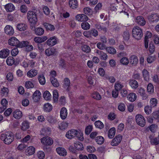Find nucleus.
<instances>
[{"label":"nucleus","mask_w":159,"mask_h":159,"mask_svg":"<svg viewBox=\"0 0 159 159\" xmlns=\"http://www.w3.org/2000/svg\"><path fill=\"white\" fill-rule=\"evenodd\" d=\"M0 139L6 144H11L14 140L13 134L12 133H7L1 135Z\"/></svg>","instance_id":"nucleus-1"},{"label":"nucleus","mask_w":159,"mask_h":159,"mask_svg":"<svg viewBox=\"0 0 159 159\" xmlns=\"http://www.w3.org/2000/svg\"><path fill=\"white\" fill-rule=\"evenodd\" d=\"M132 35L135 39H140L143 35L142 29L138 26L134 27L132 30Z\"/></svg>","instance_id":"nucleus-2"},{"label":"nucleus","mask_w":159,"mask_h":159,"mask_svg":"<svg viewBox=\"0 0 159 159\" xmlns=\"http://www.w3.org/2000/svg\"><path fill=\"white\" fill-rule=\"evenodd\" d=\"M27 18L29 22H37V18L36 12L29 11L27 13Z\"/></svg>","instance_id":"nucleus-3"},{"label":"nucleus","mask_w":159,"mask_h":159,"mask_svg":"<svg viewBox=\"0 0 159 159\" xmlns=\"http://www.w3.org/2000/svg\"><path fill=\"white\" fill-rule=\"evenodd\" d=\"M137 124L141 127L144 126L146 124L145 120L144 117L140 114H138L135 117Z\"/></svg>","instance_id":"nucleus-4"},{"label":"nucleus","mask_w":159,"mask_h":159,"mask_svg":"<svg viewBox=\"0 0 159 159\" xmlns=\"http://www.w3.org/2000/svg\"><path fill=\"white\" fill-rule=\"evenodd\" d=\"M41 142L45 146H51L53 143V140L48 136L44 137L41 139Z\"/></svg>","instance_id":"nucleus-5"},{"label":"nucleus","mask_w":159,"mask_h":159,"mask_svg":"<svg viewBox=\"0 0 159 159\" xmlns=\"http://www.w3.org/2000/svg\"><path fill=\"white\" fill-rule=\"evenodd\" d=\"M122 139V136L120 134H119L116 136L112 139L111 144L112 146H116L118 145L121 142Z\"/></svg>","instance_id":"nucleus-6"},{"label":"nucleus","mask_w":159,"mask_h":159,"mask_svg":"<svg viewBox=\"0 0 159 159\" xmlns=\"http://www.w3.org/2000/svg\"><path fill=\"white\" fill-rule=\"evenodd\" d=\"M45 54L50 56L52 55H55L57 53V49L54 48H49L46 49L45 51Z\"/></svg>","instance_id":"nucleus-7"},{"label":"nucleus","mask_w":159,"mask_h":159,"mask_svg":"<svg viewBox=\"0 0 159 159\" xmlns=\"http://www.w3.org/2000/svg\"><path fill=\"white\" fill-rule=\"evenodd\" d=\"M78 131L75 129H71L68 131L66 134V136L68 139H71L75 137L77 134Z\"/></svg>","instance_id":"nucleus-8"},{"label":"nucleus","mask_w":159,"mask_h":159,"mask_svg":"<svg viewBox=\"0 0 159 159\" xmlns=\"http://www.w3.org/2000/svg\"><path fill=\"white\" fill-rule=\"evenodd\" d=\"M75 19L79 21H86L88 20V17L84 14H79L75 16Z\"/></svg>","instance_id":"nucleus-9"},{"label":"nucleus","mask_w":159,"mask_h":159,"mask_svg":"<svg viewBox=\"0 0 159 159\" xmlns=\"http://www.w3.org/2000/svg\"><path fill=\"white\" fill-rule=\"evenodd\" d=\"M152 36V34L149 31H147L144 39V46L146 48L148 47V43L149 38H151Z\"/></svg>","instance_id":"nucleus-10"},{"label":"nucleus","mask_w":159,"mask_h":159,"mask_svg":"<svg viewBox=\"0 0 159 159\" xmlns=\"http://www.w3.org/2000/svg\"><path fill=\"white\" fill-rule=\"evenodd\" d=\"M8 43L9 45L17 47V44L19 43V41L16 37H13L8 40Z\"/></svg>","instance_id":"nucleus-11"},{"label":"nucleus","mask_w":159,"mask_h":159,"mask_svg":"<svg viewBox=\"0 0 159 159\" xmlns=\"http://www.w3.org/2000/svg\"><path fill=\"white\" fill-rule=\"evenodd\" d=\"M149 138L150 140L151 144L152 145H157L159 144V138L158 137H154L153 136L150 135Z\"/></svg>","instance_id":"nucleus-12"},{"label":"nucleus","mask_w":159,"mask_h":159,"mask_svg":"<svg viewBox=\"0 0 159 159\" xmlns=\"http://www.w3.org/2000/svg\"><path fill=\"white\" fill-rule=\"evenodd\" d=\"M135 22L141 26H143L146 24V21L144 19L142 16H137L136 18Z\"/></svg>","instance_id":"nucleus-13"},{"label":"nucleus","mask_w":159,"mask_h":159,"mask_svg":"<svg viewBox=\"0 0 159 159\" xmlns=\"http://www.w3.org/2000/svg\"><path fill=\"white\" fill-rule=\"evenodd\" d=\"M5 32L7 34L11 35L14 33V30L13 28L10 25H7L4 29Z\"/></svg>","instance_id":"nucleus-14"},{"label":"nucleus","mask_w":159,"mask_h":159,"mask_svg":"<svg viewBox=\"0 0 159 159\" xmlns=\"http://www.w3.org/2000/svg\"><path fill=\"white\" fill-rule=\"evenodd\" d=\"M41 93L39 90L36 91L33 95V99L34 102H37L40 99Z\"/></svg>","instance_id":"nucleus-15"},{"label":"nucleus","mask_w":159,"mask_h":159,"mask_svg":"<svg viewBox=\"0 0 159 159\" xmlns=\"http://www.w3.org/2000/svg\"><path fill=\"white\" fill-rule=\"evenodd\" d=\"M47 44L49 46H53L57 43V39L55 36L51 37L46 42Z\"/></svg>","instance_id":"nucleus-16"},{"label":"nucleus","mask_w":159,"mask_h":159,"mask_svg":"<svg viewBox=\"0 0 159 159\" xmlns=\"http://www.w3.org/2000/svg\"><path fill=\"white\" fill-rule=\"evenodd\" d=\"M9 53L10 51L8 49H3L0 52V57L6 58L9 55Z\"/></svg>","instance_id":"nucleus-17"},{"label":"nucleus","mask_w":159,"mask_h":159,"mask_svg":"<svg viewBox=\"0 0 159 159\" xmlns=\"http://www.w3.org/2000/svg\"><path fill=\"white\" fill-rule=\"evenodd\" d=\"M56 150L57 153L61 156H65L67 155L66 150L63 148H57Z\"/></svg>","instance_id":"nucleus-18"},{"label":"nucleus","mask_w":159,"mask_h":159,"mask_svg":"<svg viewBox=\"0 0 159 159\" xmlns=\"http://www.w3.org/2000/svg\"><path fill=\"white\" fill-rule=\"evenodd\" d=\"M51 134V128L49 127H45L42 129L41 131V135L43 136L49 135Z\"/></svg>","instance_id":"nucleus-19"},{"label":"nucleus","mask_w":159,"mask_h":159,"mask_svg":"<svg viewBox=\"0 0 159 159\" xmlns=\"http://www.w3.org/2000/svg\"><path fill=\"white\" fill-rule=\"evenodd\" d=\"M138 93L142 97L143 99L145 100L148 97V95L145 93L144 89L142 88H140L139 89Z\"/></svg>","instance_id":"nucleus-20"},{"label":"nucleus","mask_w":159,"mask_h":159,"mask_svg":"<svg viewBox=\"0 0 159 159\" xmlns=\"http://www.w3.org/2000/svg\"><path fill=\"white\" fill-rule=\"evenodd\" d=\"M37 70L35 69H32L27 72V75L29 77L32 78L35 76L37 75Z\"/></svg>","instance_id":"nucleus-21"},{"label":"nucleus","mask_w":159,"mask_h":159,"mask_svg":"<svg viewBox=\"0 0 159 159\" xmlns=\"http://www.w3.org/2000/svg\"><path fill=\"white\" fill-rule=\"evenodd\" d=\"M5 8L7 12H11L15 9V7L11 3H10L5 6Z\"/></svg>","instance_id":"nucleus-22"},{"label":"nucleus","mask_w":159,"mask_h":159,"mask_svg":"<svg viewBox=\"0 0 159 159\" xmlns=\"http://www.w3.org/2000/svg\"><path fill=\"white\" fill-rule=\"evenodd\" d=\"M13 116L15 118L19 119L22 116V112L19 110H16L13 112Z\"/></svg>","instance_id":"nucleus-23"},{"label":"nucleus","mask_w":159,"mask_h":159,"mask_svg":"<svg viewBox=\"0 0 159 159\" xmlns=\"http://www.w3.org/2000/svg\"><path fill=\"white\" fill-rule=\"evenodd\" d=\"M69 5L73 9L76 8L78 6V2L77 0H69Z\"/></svg>","instance_id":"nucleus-24"},{"label":"nucleus","mask_w":159,"mask_h":159,"mask_svg":"<svg viewBox=\"0 0 159 159\" xmlns=\"http://www.w3.org/2000/svg\"><path fill=\"white\" fill-rule=\"evenodd\" d=\"M67 110L65 107H62L60 111V116L62 119H65L67 116Z\"/></svg>","instance_id":"nucleus-25"},{"label":"nucleus","mask_w":159,"mask_h":159,"mask_svg":"<svg viewBox=\"0 0 159 159\" xmlns=\"http://www.w3.org/2000/svg\"><path fill=\"white\" fill-rule=\"evenodd\" d=\"M149 19L151 22H157L159 20V16L156 14H152L149 16Z\"/></svg>","instance_id":"nucleus-26"},{"label":"nucleus","mask_w":159,"mask_h":159,"mask_svg":"<svg viewBox=\"0 0 159 159\" xmlns=\"http://www.w3.org/2000/svg\"><path fill=\"white\" fill-rule=\"evenodd\" d=\"M17 28L19 31H23L25 30L27 27L26 24L23 23H20L17 24Z\"/></svg>","instance_id":"nucleus-27"},{"label":"nucleus","mask_w":159,"mask_h":159,"mask_svg":"<svg viewBox=\"0 0 159 159\" xmlns=\"http://www.w3.org/2000/svg\"><path fill=\"white\" fill-rule=\"evenodd\" d=\"M130 63L132 65L135 66L138 62V59L136 56L134 55L131 56L130 58Z\"/></svg>","instance_id":"nucleus-28"},{"label":"nucleus","mask_w":159,"mask_h":159,"mask_svg":"<svg viewBox=\"0 0 159 159\" xmlns=\"http://www.w3.org/2000/svg\"><path fill=\"white\" fill-rule=\"evenodd\" d=\"M158 104L157 100L155 98H152L150 99V105L151 108L156 107Z\"/></svg>","instance_id":"nucleus-29"},{"label":"nucleus","mask_w":159,"mask_h":159,"mask_svg":"<svg viewBox=\"0 0 159 159\" xmlns=\"http://www.w3.org/2000/svg\"><path fill=\"white\" fill-rule=\"evenodd\" d=\"M148 128L152 133H155L157 131L158 126L157 125L153 124L150 125Z\"/></svg>","instance_id":"nucleus-30"},{"label":"nucleus","mask_w":159,"mask_h":159,"mask_svg":"<svg viewBox=\"0 0 159 159\" xmlns=\"http://www.w3.org/2000/svg\"><path fill=\"white\" fill-rule=\"evenodd\" d=\"M35 148L32 146L28 147L26 150V152L29 155H31L35 152Z\"/></svg>","instance_id":"nucleus-31"},{"label":"nucleus","mask_w":159,"mask_h":159,"mask_svg":"<svg viewBox=\"0 0 159 159\" xmlns=\"http://www.w3.org/2000/svg\"><path fill=\"white\" fill-rule=\"evenodd\" d=\"M74 146L76 149L78 150H82L84 148L82 143L79 142H76L74 143Z\"/></svg>","instance_id":"nucleus-32"},{"label":"nucleus","mask_w":159,"mask_h":159,"mask_svg":"<svg viewBox=\"0 0 159 159\" xmlns=\"http://www.w3.org/2000/svg\"><path fill=\"white\" fill-rule=\"evenodd\" d=\"M115 132L116 129L114 127L111 128L109 131L108 137L110 139L113 138L115 135Z\"/></svg>","instance_id":"nucleus-33"},{"label":"nucleus","mask_w":159,"mask_h":159,"mask_svg":"<svg viewBox=\"0 0 159 159\" xmlns=\"http://www.w3.org/2000/svg\"><path fill=\"white\" fill-rule=\"evenodd\" d=\"M127 98L131 102L134 101L136 98V96L135 93H131L127 97Z\"/></svg>","instance_id":"nucleus-34"},{"label":"nucleus","mask_w":159,"mask_h":159,"mask_svg":"<svg viewBox=\"0 0 159 159\" xmlns=\"http://www.w3.org/2000/svg\"><path fill=\"white\" fill-rule=\"evenodd\" d=\"M129 84L131 87L134 89L137 88L139 86L137 82L134 80H130L129 82Z\"/></svg>","instance_id":"nucleus-35"},{"label":"nucleus","mask_w":159,"mask_h":159,"mask_svg":"<svg viewBox=\"0 0 159 159\" xmlns=\"http://www.w3.org/2000/svg\"><path fill=\"white\" fill-rule=\"evenodd\" d=\"M50 80L52 85L55 87H58L59 86V84L57 80L54 77H51Z\"/></svg>","instance_id":"nucleus-36"},{"label":"nucleus","mask_w":159,"mask_h":159,"mask_svg":"<svg viewBox=\"0 0 159 159\" xmlns=\"http://www.w3.org/2000/svg\"><path fill=\"white\" fill-rule=\"evenodd\" d=\"M64 84L63 87L66 88L67 90L69 91V88L70 86V82L69 79L68 78H65L64 80Z\"/></svg>","instance_id":"nucleus-37"},{"label":"nucleus","mask_w":159,"mask_h":159,"mask_svg":"<svg viewBox=\"0 0 159 159\" xmlns=\"http://www.w3.org/2000/svg\"><path fill=\"white\" fill-rule=\"evenodd\" d=\"M81 27L83 30H87L89 29L90 25L88 23L84 21L81 23Z\"/></svg>","instance_id":"nucleus-38"},{"label":"nucleus","mask_w":159,"mask_h":159,"mask_svg":"<svg viewBox=\"0 0 159 159\" xmlns=\"http://www.w3.org/2000/svg\"><path fill=\"white\" fill-rule=\"evenodd\" d=\"M143 74L145 80L148 81L149 80V76L148 71L145 69H144L143 71Z\"/></svg>","instance_id":"nucleus-39"},{"label":"nucleus","mask_w":159,"mask_h":159,"mask_svg":"<svg viewBox=\"0 0 159 159\" xmlns=\"http://www.w3.org/2000/svg\"><path fill=\"white\" fill-rule=\"evenodd\" d=\"M6 61L7 64L9 66L12 65L15 62V59L12 57H8Z\"/></svg>","instance_id":"nucleus-40"},{"label":"nucleus","mask_w":159,"mask_h":159,"mask_svg":"<svg viewBox=\"0 0 159 159\" xmlns=\"http://www.w3.org/2000/svg\"><path fill=\"white\" fill-rule=\"evenodd\" d=\"M52 106L49 103H47L44 105L43 109L45 111L49 112L52 110Z\"/></svg>","instance_id":"nucleus-41"},{"label":"nucleus","mask_w":159,"mask_h":159,"mask_svg":"<svg viewBox=\"0 0 159 159\" xmlns=\"http://www.w3.org/2000/svg\"><path fill=\"white\" fill-rule=\"evenodd\" d=\"M43 25L46 29L51 31H53L55 30V27L53 25L45 23L43 24Z\"/></svg>","instance_id":"nucleus-42"},{"label":"nucleus","mask_w":159,"mask_h":159,"mask_svg":"<svg viewBox=\"0 0 159 159\" xmlns=\"http://www.w3.org/2000/svg\"><path fill=\"white\" fill-rule=\"evenodd\" d=\"M96 142L98 144H101L104 141V139L102 136H98L95 138V139Z\"/></svg>","instance_id":"nucleus-43"},{"label":"nucleus","mask_w":159,"mask_h":159,"mask_svg":"<svg viewBox=\"0 0 159 159\" xmlns=\"http://www.w3.org/2000/svg\"><path fill=\"white\" fill-rule=\"evenodd\" d=\"M44 32V30L42 28L39 27L35 30V34L39 36L42 35Z\"/></svg>","instance_id":"nucleus-44"},{"label":"nucleus","mask_w":159,"mask_h":159,"mask_svg":"<svg viewBox=\"0 0 159 159\" xmlns=\"http://www.w3.org/2000/svg\"><path fill=\"white\" fill-rule=\"evenodd\" d=\"M43 97L46 100H48L51 98V95L48 91H45L43 94Z\"/></svg>","instance_id":"nucleus-45"},{"label":"nucleus","mask_w":159,"mask_h":159,"mask_svg":"<svg viewBox=\"0 0 159 159\" xmlns=\"http://www.w3.org/2000/svg\"><path fill=\"white\" fill-rule=\"evenodd\" d=\"M94 124L96 127L101 129H102L104 126L103 124L100 120L96 121Z\"/></svg>","instance_id":"nucleus-46"},{"label":"nucleus","mask_w":159,"mask_h":159,"mask_svg":"<svg viewBox=\"0 0 159 159\" xmlns=\"http://www.w3.org/2000/svg\"><path fill=\"white\" fill-rule=\"evenodd\" d=\"M21 129L24 131L29 128V124L27 121H24L22 123Z\"/></svg>","instance_id":"nucleus-47"},{"label":"nucleus","mask_w":159,"mask_h":159,"mask_svg":"<svg viewBox=\"0 0 159 159\" xmlns=\"http://www.w3.org/2000/svg\"><path fill=\"white\" fill-rule=\"evenodd\" d=\"M38 79L39 82L41 84L43 85L45 84L46 80L45 77L43 75H39Z\"/></svg>","instance_id":"nucleus-48"},{"label":"nucleus","mask_w":159,"mask_h":159,"mask_svg":"<svg viewBox=\"0 0 159 159\" xmlns=\"http://www.w3.org/2000/svg\"><path fill=\"white\" fill-rule=\"evenodd\" d=\"M107 51L109 53L114 54L116 53V51L113 47H110L106 48Z\"/></svg>","instance_id":"nucleus-49"},{"label":"nucleus","mask_w":159,"mask_h":159,"mask_svg":"<svg viewBox=\"0 0 159 159\" xmlns=\"http://www.w3.org/2000/svg\"><path fill=\"white\" fill-rule=\"evenodd\" d=\"M98 53L99 54L101 59L106 60L107 58V54L102 51H98Z\"/></svg>","instance_id":"nucleus-50"},{"label":"nucleus","mask_w":159,"mask_h":159,"mask_svg":"<svg viewBox=\"0 0 159 159\" xmlns=\"http://www.w3.org/2000/svg\"><path fill=\"white\" fill-rule=\"evenodd\" d=\"M82 49L84 52L89 53L91 51L90 47L87 45H84L82 46Z\"/></svg>","instance_id":"nucleus-51"},{"label":"nucleus","mask_w":159,"mask_h":159,"mask_svg":"<svg viewBox=\"0 0 159 159\" xmlns=\"http://www.w3.org/2000/svg\"><path fill=\"white\" fill-rule=\"evenodd\" d=\"M29 44V42L27 41H22L21 42H20L19 41V43L18 44H17V47H19V48H23L24 47H25V46Z\"/></svg>","instance_id":"nucleus-52"},{"label":"nucleus","mask_w":159,"mask_h":159,"mask_svg":"<svg viewBox=\"0 0 159 159\" xmlns=\"http://www.w3.org/2000/svg\"><path fill=\"white\" fill-rule=\"evenodd\" d=\"M120 62L123 65H127L129 63V61L127 57H123L120 60Z\"/></svg>","instance_id":"nucleus-53"},{"label":"nucleus","mask_w":159,"mask_h":159,"mask_svg":"<svg viewBox=\"0 0 159 159\" xmlns=\"http://www.w3.org/2000/svg\"><path fill=\"white\" fill-rule=\"evenodd\" d=\"M147 91L150 94H151L154 92V87L152 84L149 83L148 84L147 86Z\"/></svg>","instance_id":"nucleus-54"},{"label":"nucleus","mask_w":159,"mask_h":159,"mask_svg":"<svg viewBox=\"0 0 159 159\" xmlns=\"http://www.w3.org/2000/svg\"><path fill=\"white\" fill-rule=\"evenodd\" d=\"M92 96L93 98L96 100H99L101 99V96L98 92H94L92 95Z\"/></svg>","instance_id":"nucleus-55"},{"label":"nucleus","mask_w":159,"mask_h":159,"mask_svg":"<svg viewBox=\"0 0 159 159\" xmlns=\"http://www.w3.org/2000/svg\"><path fill=\"white\" fill-rule=\"evenodd\" d=\"M153 118L159 122V110L156 111L152 113Z\"/></svg>","instance_id":"nucleus-56"},{"label":"nucleus","mask_w":159,"mask_h":159,"mask_svg":"<svg viewBox=\"0 0 159 159\" xmlns=\"http://www.w3.org/2000/svg\"><path fill=\"white\" fill-rule=\"evenodd\" d=\"M53 99L54 102H57L58 100V94L56 90H54L53 91Z\"/></svg>","instance_id":"nucleus-57"},{"label":"nucleus","mask_w":159,"mask_h":159,"mask_svg":"<svg viewBox=\"0 0 159 159\" xmlns=\"http://www.w3.org/2000/svg\"><path fill=\"white\" fill-rule=\"evenodd\" d=\"M156 59L155 56L153 55V56H149L147 58V62L149 63H151L153 62Z\"/></svg>","instance_id":"nucleus-58"},{"label":"nucleus","mask_w":159,"mask_h":159,"mask_svg":"<svg viewBox=\"0 0 159 159\" xmlns=\"http://www.w3.org/2000/svg\"><path fill=\"white\" fill-rule=\"evenodd\" d=\"M25 87L27 89L32 88H34V85L31 82L27 81L25 83Z\"/></svg>","instance_id":"nucleus-59"},{"label":"nucleus","mask_w":159,"mask_h":159,"mask_svg":"<svg viewBox=\"0 0 159 159\" xmlns=\"http://www.w3.org/2000/svg\"><path fill=\"white\" fill-rule=\"evenodd\" d=\"M68 123L66 122H63L59 125V128L61 130H64L67 128Z\"/></svg>","instance_id":"nucleus-60"},{"label":"nucleus","mask_w":159,"mask_h":159,"mask_svg":"<svg viewBox=\"0 0 159 159\" xmlns=\"http://www.w3.org/2000/svg\"><path fill=\"white\" fill-rule=\"evenodd\" d=\"M123 37L125 40L127 41L129 39V34L128 31H126L124 32L123 34Z\"/></svg>","instance_id":"nucleus-61"},{"label":"nucleus","mask_w":159,"mask_h":159,"mask_svg":"<svg viewBox=\"0 0 159 159\" xmlns=\"http://www.w3.org/2000/svg\"><path fill=\"white\" fill-rule=\"evenodd\" d=\"M90 33L91 37L92 35L94 37H96L98 35V31L95 29H92L90 30Z\"/></svg>","instance_id":"nucleus-62"},{"label":"nucleus","mask_w":159,"mask_h":159,"mask_svg":"<svg viewBox=\"0 0 159 159\" xmlns=\"http://www.w3.org/2000/svg\"><path fill=\"white\" fill-rule=\"evenodd\" d=\"M115 89L118 90H120L123 87V86L120 83H116L115 84Z\"/></svg>","instance_id":"nucleus-63"},{"label":"nucleus","mask_w":159,"mask_h":159,"mask_svg":"<svg viewBox=\"0 0 159 159\" xmlns=\"http://www.w3.org/2000/svg\"><path fill=\"white\" fill-rule=\"evenodd\" d=\"M153 41L156 44H159V36L157 35L153 36Z\"/></svg>","instance_id":"nucleus-64"}]
</instances>
